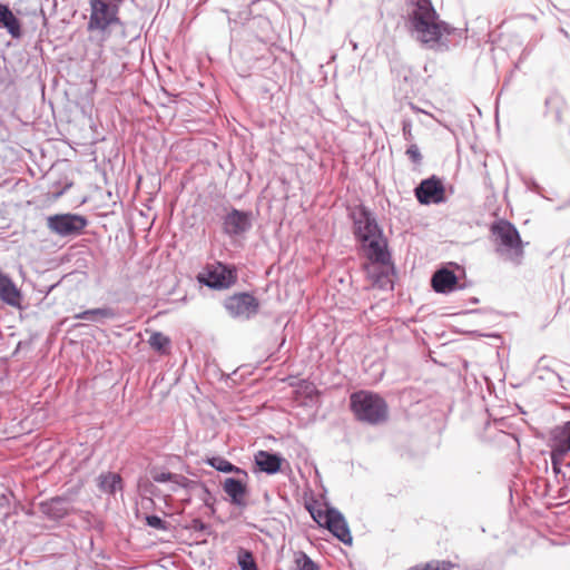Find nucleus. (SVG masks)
Listing matches in <instances>:
<instances>
[{"label":"nucleus","instance_id":"obj_29","mask_svg":"<svg viewBox=\"0 0 570 570\" xmlns=\"http://www.w3.org/2000/svg\"><path fill=\"white\" fill-rule=\"evenodd\" d=\"M296 562L298 570H318L317 566L305 553H302L301 558H298Z\"/></svg>","mask_w":570,"mask_h":570},{"label":"nucleus","instance_id":"obj_8","mask_svg":"<svg viewBox=\"0 0 570 570\" xmlns=\"http://www.w3.org/2000/svg\"><path fill=\"white\" fill-rule=\"evenodd\" d=\"M87 224V219L78 214H56L47 218L50 232L61 237L80 235Z\"/></svg>","mask_w":570,"mask_h":570},{"label":"nucleus","instance_id":"obj_21","mask_svg":"<svg viewBox=\"0 0 570 570\" xmlns=\"http://www.w3.org/2000/svg\"><path fill=\"white\" fill-rule=\"evenodd\" d=\"M207 464L210 465L212 468L216 469L219 472L237 473V474L244 475V478H247V473L243 469L234 465L233 463H230L228 460H226L224 458L213 456L207 460Z\"/></svg>","mask_w":570,"mask_h":570},{"label":"nucleus","instance_id":"obj_34","mask_svg":"<svg viewBox=\"0 0 570 570\" xmlns=\"http://www.w3.org/2000/svg\"><path fill=\"white\" fill-rule=\"evenodd\" d=\"M179 489H183L186 491V494H188V487L186 485H183V484H178L176 482H169V491L170 492H177Z\"/></svg>","mask_w":570,"mask_h":570},{"label":"nucleus","instance_id":"obj_9","mask_svg":"<svg viewBox=\"0 0 570 570\" xmlns=\"http://www.w3.org/2000/svg\"><path fill=\"white\" fill-rule=\"evenodd\" d=\"M414 191L417 200L423 205L439 204L444 200V186L435 176L423 179Z\"/></svg>","mask_w":570,"mask_h":570},{"label":"nucleus","instance_id":"obj_23","mask_svg":"<svg viewBox=\"0 0 570 570\" xmlns=\"http://www.w3.org/2000/svg\"><path fill=\"white\" fill-rule=\"evenodd\" d=\"M148 344L151 348L160 354H166L169 352L170 340L168 336L164 335L161 332H154L149 340Z\"/></svg>","mask_w":570,"mask_h":570},{"label":"nucleus","instance_id":"obj_27","mask_svg":"<svg viewBox=\"0 0 570 570\" xmlns=\"http://www.w3.org/2000/svg\"><path fill=\"white\" fill-rule=\"evenodd\" d=\"M550 456H551V466L556 474L560 473L561 465L563 464L564 456L568 454L567 452H559L558 446L554 442H550Z\"/></svg>","mask_w":570,"mask_h":570},{"label":"nucleus","instance_id":"obj_5","mask_svg":"<svg viewBox=\"0 0 570 570\" xmlns=\"http://www.w3.org/2000/svg\"><path fill=\"white\" fill-rule=\"evenodd\" d=\"M122 0H89L90 18L88 21L89 31H106L114 24H121L118 17Z\"/></svg>","mask_w":570,"mask_h":570},{"label":"nucleus","instance_id":"obj_10","mask_svg":"<svg viewBox=\"0 0 570 570\" xmlns=\"http://www.w3.org/2000/svg\"><path fill=\"white\" fill-rule=\"evenodd\" d=\"M325 528L344 544H352L353 537L351 534L348 523L337 509H330V514L325 521Z\"/></svg>","mask_w":570,"mask_h":570},{"label":"nucleus","instance_id":"obj_19","mask_svg":"<svg viewBox=\"0 0 570 570\" xmlns=\"http://www.w3.org/2000/svg\"><path fill=\"white\" fill-rule=\"evenodd\" d=\"M550 442H554L559 452H570V421L556 426L550 434Z\"/></svg>","mask_w":570,"mask_h":570},{"label":"nucleus","instance_id":"obj_12","mask_svg":"<svg viewBox=\"0 0 570 570\" xmlns=\"http://www.w3.org/2000/svg\"><path fill=\"white\" fill-rule=\"evenodd\" d=\"M458 282V276L448 267L439 268L431 277L432 288L440 294H449L460 288Z\"/></svg>","mask_w":570,"mask_h":570},{"label":"nucleus","instance_id":"obj_2","mask_svg":"<svg viewBox=\"0 0 570 570\" xmlns=\"http://www.w3.org/2000/svg\"><path fill=\"white\" fill-rule=\"evenodd\" d=\"M352 217L355 237L361 242L365 256L373 263L387 264V243L375 217L365 207L354 210Z\"/></svg>","mask_w":570,"mask_h":570},{"label":"nucleus","instance_id":"obj_14","mask_svg":"<svg viewBox=\"0 0 570 570\" xmlns=\"http://www.w3.org/2000/svg\"><path fill=\"white\" fill-rule=\"evenodd\" d=\"M223 490L228 495L232 504L246 507L247 484L245 481L235 478H226L223 482Z\"/></svg>","mask_w":570,"mask_h":570},{"label":"nucleus","instance_id":"obj_37","mask_svg":"<svg viewBox=\"0 0 570 570\" xmlns=\"http://www.w3.org/2000/svg\"><path fill=\"white\" fill-rule=\"evenodd\" d=\"M352 47H353L354 50H356L357 49V43L356 42H352Z\"/></svg>","mask_w":570,"mask_h":570},{"label":"nucleus","instance_id":"obj_6","mask_svg":"<svg viewBox=\"0 0 570 570\" xmlns=\"http://www.w3.org/2000/svg\"><path fill=\"white\" fill-rule=\"evenodd\" d=\"M198 282L214 289H226L237 279L236 268L233 265L216 262L207 265L198 275Z\"/></svg>","mask_w":570,"mask_h":570},{"label":"nucleus","instance_id":"obj_32","mask_svg":"<svg viewBox=\"0 0 570 570\" xmlns=\"http://www.w3.org/2000/svg\"><path fill=\"white\" fill-rule=\"evenodd\" d=\"M403 136L406 140L412 139V122L411 120L404 119L402 121Z\"/></svg>","mask_w":570,"mask_h":570},{"label":"nucleus","instance_id":"obj_30","mask_svg":"<svg viewBox=\"0 0 570 570\" xmlns=\"http://www.w3.org/2000/svg\"><path fill=\"white\" fill-rule=\"evenodd\" d=\"M330 509L331 508H326L325 510H311V514L314 521L317 522L321 527L325 528V521L330 514Z\"/></svg>","mask_w":570,"mask_h":570},{"label":"nucleus","instance_id":"obj_33","mask_svg":"<svg viewBox=\"0 0 570 570\" xmlns=\"http://www.w3.org/2000/svg\"><path fill=\"white\" fill-rule=\"evenodd\" d=\"M140 488L145 493H148L150 495L158 494V489L150 481H146L144 484H140Z\"/></svg>","mask_w":570,"mask_h":570},{"label":"nucleus","instance_id":"obj_7","mask_svg":"<svg viewBox=\"0 0 570 570\" xmlns=\"http://www.w3.org/2000/svg\"><path fill=\"white\" fill-rule=\"evenodd\" d=\"M258 299L249 293H237L224 301V307L233 318L247 321L259 311Z\"/></svg>","mask_w":570,"mask_h":570},{"label":"nucleus","instance_id":"obj_18","mask_svg":"<svg viewBox=\"0 0 570 570\" xmlns=\"http://www.w3.org/2000/svg\"><path fill=\"white\" fill-rule=\"evenodd\" d=\"M282 458L276 453L259 451L255 455V463L259 471L267 474H275L281 470Z\"/></svg>","mask_w":570,"mask_h":570},{"label":"nucleus","instance_id":"obj_36","mask_svg":"<svg viewBox=\"0 0 570 570\" xmlns=\"http://www.w3.org/2000/svg\"><path fill=\"white\" fill-rule=\"evenodd\" d=\"M560 31H561L562 33H564V36H566V37H569V33H568V31H567L564 28H561V29H560Z\"/></svg>","mask_w":570,"mask_h":570},{"label":"nucleus","instance_id":"obj_11","mask_svg":"<svg viewBox=\"0 0 570 570\" xmlns=\"http://www.w3.org/2000/svg\"><path fill=\"white\" fill-rule=\"evenodd\" d=\"M252 227L250 214L238 209H232L224 218L223 228L229 236L246 233Z\"/></svg>","mask_w":570,"mask_h":570},{"label":"nucleus","instance_id":"obj_20","mask_svg":"<svg viewBox=\"0 0 570 570\" xmlns=\"http://www.w3.org/2000/svg\"><path fill=\"white\" fill-rule=\"evenodd\" d=\"M116 317V312L111 307L91 308L75 314V320H83L89 322H102L104 320H112Z\"/></svg>","mask_w":570,"mask_h":570},{"label":"nucleus","instance_id":"obj_17","mask_svg":"<svg viewBox=\"0 0 570 570\" xmlns=\"http://www.w3.org/2000/svg\"><path fill=\"white\" fill-rule=\"evenodd\" d=\"M0 28H3L12 38L22 35L21 23L7 4L0 3Z\"/></svg>","mask_w":570,"mask_h":570},{"label":"nucleus","instance_id":"obj_26","mask_svg":"<svg viewBox=\"0 0 570 570\" xmlns=\"http://www.w3.org/2000/svg\"><path fill=\"white\" fill-rule=\"evenodd\" d=\"M237 562L240 570H258L254 556L248 550L239 549L237 553Z\"/></svg>","mask_w":570,"mask_h":570},{"label":"nucleus","instance_id":"obj_28","mask_svg":"<svg viewBox=\"0 0 570 570\" xmlns=\"http://www.w3.org/2000/svg\"><path fill=\"white\" fill-rule=\"evenodd\" d=\"M146 524L157 530H167V522L156 514L146 515Z\"/></svg>","mask_w":570,"mask_h":570},{"label":"nucleus","instance_id":"obj_3","mask_svg":"<svg viewBox=\"0 0 570 570\" xmlns=\"http://www.w3.org/2000/svg\"><path fill=\"white\" fill-rule=\"evenodd\" d=\"M490 233L495 253L507 262L521 264L524 249L517 227L505 219H499L491 225Z\"/></svg>","mask_w":570,"mask_h":570},{"label":"nucleus","instance_id":"obj_4","mask_svg":"<svg viewBox=\"0 0 570 570\" xmlns=\"http://www.w3.org/2000/svg\"><path fill=\"white\" fill-rule=\"evenodd\" d=\"M350 406L358 421L376 425L389 417V406L383 397L370 391H357L350 396Z\"/></svg>","mask_w":570,"mask_h":570},{"label":"nucleus","instance_id":"obj_35","mask_svg":"<svg viewBox=\"0 0 570 570\" xmlns=\"http://www.w3.org/2000/svg\"><path fill=\"white\" fill-rule=\"evenodd\" d=\"M193 528L195 530L205 531V530H207L208 525L206 523H204L203 521H200L199 519H195L193 521Z\"/></svg>","mask_w":570,"mask_h":570},{"label":"nucleus","instance_id":"obj_22","mask_svg":"<svg viewBox=\"0 0 570 570\" xmlns=\"http://www.w3.org/2000/svg\"><path fill=\"white\" fill-rule=\"evenodd\" d=\"M121 476L117 473H107L99 476V488L109 494H115L121 489Z\"/></svg>","mask_w":570,"mask_h":570},{"label":"nucleus","instance_id":"obj_31","mask_svg":"<svg viewBox=\"0 0 570 570\" xmlns=\"http://www.w3.org/2000/svg\"><path fill=\"white\" fill-rule=\"evenodd\" d=\"M406 155L414 164H420L422 161V155L415 144H412L407 147Z\"/></svg>","mask_w":570,"mask_h":570},{"label":"nucleus","instance_id":"obj_16","mask_svg":"<svg viewBox=\"0 0 570 570\" xmlns=\"http://www.w3.org/2000/svg\"><path fill=\"white\" fill-rule=\"evenodd\" d=\"M71 509V502L63 497H56L40 503L41 512L52 520L65 518Z\"/></svg>","mask_w":570,"mask_h":570},{"label":"nucleus","instance_id":"obj_25","mask_svg":"<svg viewBox=\"0 0 570 570\" xmlns=\"http://www.w3.org/2000/svg\"><path fill=\"white\" fill-rule=\"evenodd\" d=\"M454 564L445 560H432L426 563L410 567L407 570H452Z\"/></svg>","mask_w":570,"mask_h":570},{"label":"nucleus","instance_id":"obj_24","mask_svg":"<svg viewBox=\"0 0 570 570\" xmlns=\"http://www.w3.org/2000/svg\"><path fill=\"white\" fill-rule=\"evenodd\" d=\"M151 478L157 483L176 482L179 484V482H180V484H183V485H185V483L188 479L183 474L171 473V472H157V471L151 472Z\"/></svg>","mask_w":570,"mask_h":570},{"label":"nucleus","instance_id":"obj_15","mask_svg":"<svg viewBox=\"0 0 570 570\" xmlns=\"http://www.w3.org/2000/svg\"><path fill=\"white\" fill-rule=\"evenodd\" d=\"M185 485L188 487V494L187 498L185 499L187 503L190 502L191 497H195L198 500H200L205 507L209 508L213 513L215 512L214 507L216 503V498L209 491L206 484H204L200 481L187 479Z\"/></svg>","mask_w":570,"mask_h":570},{"label":"nucleus","instance_id":"obj_1","mask_svg":"<svg viewBox=\"0 0 570 570\" xmlns=\"http://www.w3.org/2000/svg\"><path fill=\"white\" fill-rule=\"evenodd\" d=\"M405 12L412 37L428 48L439 46L444 33H452L453 29L439 20L431 0H406Z\"/></svg>","mask_w":570,"mask_h":570},{"label":"nucleus","instance_id":"obj_13","mask_svg":"<svg viewBox=\"0 0 570 570\" xmlns=\"http://www.w3.org/2000/svg\"><path fill=\"white\" fill-rule=\"evenodd\" d=\"M0 301L11 307H19L22 301L21 291L12 278L0 269Z\"/></svg>","mask_w":570,"mask_h":570}]
</instances>
